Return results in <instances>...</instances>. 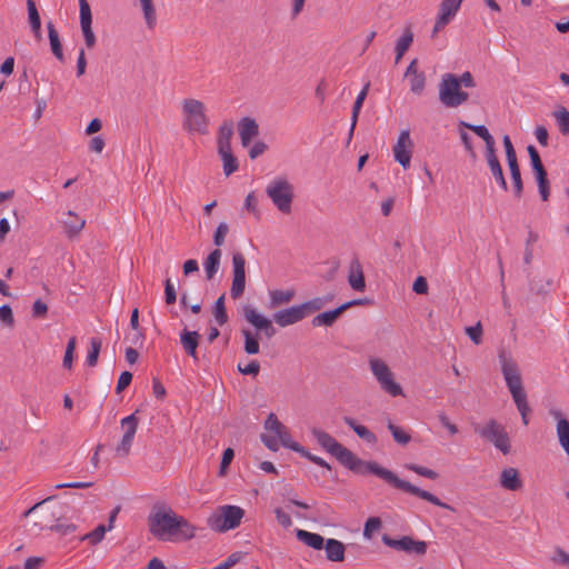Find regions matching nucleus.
<instances>
[{
  "instance_id": "f257e3e1",
  "label": "nucleus",
  "mask_w": 569,
  "mask_h": 569,
  "mask_svg": "<svg viewBox=\"0 0 569 569\" xmlns=\"http://www.w3.org/2000/svg\"><path fill=\"white\" fill-rule=\"evenodd\" d=\"M313 438L331 456L336 457V459L346 468L351 470L352 472L367 476L375 475L378 478L385 480L387 483L392 486L396 489L402 490L407 493L416 496L422 500H426L437 507L455 511V508L450 505L442 502L437 496L433 493L423 490L407 480L400 479L396 473L380 466L376 461H365L357 457L351 450L343 447L339 441H337L328 432L313 428L311 430Z\"/></svg>"
},
{
  "instance_id": "f03ea898",
  "label": "nucleus",
  "mask_w": 569,
  "mask_h": 569,
  "mask_svg": "<svg viewBox=\"0 0 569 569\" xmlns=\"http://www.w3.org/2000/svg\"><path fill=\"white\" fill-rule=\"evenodd\" d=\"M149 532L159 541H188L197 527L166 503L153 505L148 518Z\"/></svg>"
},
{
  "instance_id": "7ed1b4c3",
  "label": "nucleus",
  "mask_w": 569,
  "mask_h": 569,
  "mask_svg": "<svg viewBox=\"0 0 569 569\" xmlns=\"http://www.w3.org/2000/svg\"><path fill=\"white\" fill-rule=\"evenodd\" d=\"M498 358L506 385L512 396L518 411L521 415L523 425L527 426L529 423L528 415L531 412V409L527 401V395L522 386V378L519 367L513 358L505 350L499 352Z\"/></svg>"
},
{
  "instance_id": "20e7f679",
  "label": "nucleus",
  "mask_w": 569,
  "mask_h": 569,
  "mask_svg": "<svg viewBox=\"0 0 569 569\" xmlns=\"http://www.w3.org/2000/svg\"><path fill=\"white\" fill-rule=\"evenodd\" d=\"M206 108L202 101L198 99H184L182 101V112L184 116L183 129L189 133L207 134L209 128V118L204 112Z\"/></svg>"
},
{
  "instance_id": "39448f33",
  "label": "nucleus",
  "mask_w": 569,
  "mask_h": 569,
  "mask_svg": "<svg viewBox=\"0 0 569 569\" xmlns=\"http://www.w3.org/2000/svg\"><path fill=\"white\" fill-rule=\"evenodd\" d=\"M469 99V93L461 90L458 76L445 73L439 83V100L447 108H457Z\"/></svg>"
},
{
  "instance_id": "423d86ee",
  "label": "nucleus",
  "mask_w": 569,
  "mask_h": 569,
  "mask_svg": "<svg viewBox=\"0 0 569 569\" xmlns=\"http://www.w3.org/2000/svg\"><path fill=\"white\" fill-rule=\"evenodd\" d=\"M244 510L238 506L226 505L219 507L217 512L211 515L207 523L210 529L217 532H226L240 526Z\"/></svg>"
},
{
  "instance_id": "0eeeda50",
  "label": "nucleus",
  "mask_w": 569,
  "mask_h": 569,
  "mask_svg": "<svg viewBox=\"0 0 569 569\" xmlns=\"http://www.w3.org/2000/svg\"><path fill=\"white\" fill-rule=\"evenodd\" d=\"M475 432L482 439L492 443L503 455H508L511 449L510 438L503 425L496 419L488 420L483 426L476 425Z\"/></svg>"
},
{
  "instance_id": "6e6552de",
  "label": "nucleus",
  "mask_w": 569,
  "mask_h": 569,
  "mask_svg": "<svg viewBox=\"0 0 569 569\" xmlns=\"http://www.w3.org/2000/svg\"><path fill=\"white\" fill-rule=\"evenodd\" d=\"M267 196L282 213L291 211L293 200V187L286 178H277L266 188Z\"/></svg>"
},
{
  "instance_id": "1a4fd4ad",
  "label": "nucleus",
  "mask_w": 569,
  "mask_h": 569,
  "mask_svg": "<svg viewBox=\"0 0 569 569\" xmlns=\"http://www.w3.org/2000/svg\"><path fill=\"white\" fill-rule=\"evenodd\" d=\"M369 365L375 378L385 392L392 397L403 395L401 386L393 380V373L383 360L373 358L370 359Z\"/></svg>"
},
{
  "instance_id": "9d476101",
  "label": "nucleus",
  "mask_w": 569,
  "mask_h": 569,
  "mask_svg": "<svg viewBox=\"0 0 569 569\" xmlns=\"http://www.w3.org/2000/svg\"><path fill=\"white\" fill-rule=\"evenodd\" d=\"M139 412L140 410L137 409L132 415L121 419L120 421V426L123 430V436L114 449L116 456L120 458H124L130 453L131 446L139 425V419L137 418V413Z\"/></svg>"
},
{
  "instance_id": "9b49d317",
  "label": "nucleus",
  "mask_w": 569,
  "mask_h": 569,
  "mask_svg": "<svg viewBox=\"0 0 569 569\" xmlns=\"http://www.w3.org/2000/svg\"><path fill=\"white\" fill-rule=\"evenodd\" d=\"M246 289V258L238 251L232 254V283L230 296L232 299H239Z\"/></svg>"
},
{
  "instance_id": "f8f14e48",
  "label": "nucleus",
  "mask_w": 569,
  "mask_h": 569,
  "mask_svg": "<svg viewBox=\"0 0 569 569\" xmlns=\"http://www.w3.org/2000/svg\"><path fill=\"white\" fill-rule=\"evenodd\" d=\"M381 540L386 546L399 551H405L407 553H416L423 556L427 552L428 548L426 541L415 540L410 536H402L400 539H395L388 535H383Z\"/></svg>"
},
{
  "instance_id": "ddd939ff",
  "label": "nucleus",
  "mask_w": 569,
  "mask_h": 569,
  "mask_svg": "<svg viewBox=\"0 0 569 569\" xmlns=\"http://www.w3.org/2000/svg\"><path fill=\"white\" fill-rule=\"evenodd\" d=\"M412 141L409 130L400 132L397 143L393 147L395 160L403 168L410 167Z\"/></svg>"
},
{
  "instance_id": "4468645a",
  "label": "nucleus",
  "mask_w": 569,
  "mask_h": 569,
  "mask_svg": "<svg viewBox=\"0 0 569 569\" xmlns=\"http://www.w3.org/2000/svg\"><path fill=\"white\" fill-rule=\"evenodd\" d=\"M80 6V24L83 32L84 41L88 48H92L96 44V36L92 31V14L91 9L87 0H79Z\"/></svg>"
},
{
  "instance_id": "2eb2a0df",
  "label": "nucleus",
  "mask_w": 569,
  "mask_h": 569,
  "mask_svg": "<svg viewBox=\"0 0 569 569\" xmlns=\"http://www.w3.org/2000/svg\"><path fill=\"white\" fill-rule=\"evenodd\" d=\"M272 318L278 326L284 328L303 320L305 313L300 305H298L274 312Z\"/></svg>"
},
{
  "instance_id": "dca6fc26",
  "label": "nucleus",
  "mask_w": 569,
  "mask_h": 569,
  "mask_svg": "<svg viewBox=\"0 0 569 569\" xmlns=\"http://www.w3.org/2000/svg\"><path fill=\"white\" fill-rule=\"evenodd\" d=\"M238 130L242 147L247 148L259 134V126L253 118L243 117L238 122Z\"/></svg>"
},
{
  "instance_id": "f3484780",
  "label": "nucleus",
  "mask_w": 569,
  "mask_h": 569,
  "mask_svg": "<svg viewBox=\"0 0 569 569\" xmlns=\"http://www.w3.org/2000/svg\"><path fill=\"white\" fill-rule=\"evenodd\" d=\"M486 159L492 177L495 178L498 186L503 190H508V184L503 176L502 167L497 157L496 147L486 150Z\"/></svg>"
},
{
  "instance_id": "a211bd4d",
  "label": "nucleus",
  "mask_w": 569,
  "mask_h": 569,
  "mask_svg": "<svg viewBox=\"0 0 569 569\" xmlns=\"http://www.w3.org/2000/svg\"><path fill=\"white\" fill-rule=\"evenodd\" d=\"M550 413L557 420L556 432L559 445L569 457V421L562 417L559 410H552Z\"/></svg>"
},
{
  "instance_id": "6ab92c4d",
  "label": "nucleus",
  "mask_w": 569,
  "mask_h": 569,
  "mask_svg": "<svg viewBox=\"0 0 569 569\" xmlns=\"http://www.w3.org/2000/svg\"><path fill=\"white\" fill-rule=\"evenodd\" d=\"M499 482L503 489L510 491H518L523 486V482L520 478V472L513 467L502 469Z\"/></svg>"
},
{
  "instance_id": "aec40b11",
  "label": "nucleus",
  "mask_w": 569,
  "mask_h": 569,
  "mask_svg": "<svg viewBox=\"0 0 569 569\" xmlns=\"http://www.w3.org/2000/svg\"><path fill=\"white\" fill-rule=\"evenodd\" d=\"M200 335L198 331H189L188 329H183L180 333V342L182 345L183 350L188 356H190L194 361H198V352L197 348L199 346Z\"/></svg>"
},
{
  "instance_id": "412c9836",
  "label": "nucleus",
  "mask_w": 569,
  "mask_h": 569,
  "mask_svg": "<svg viewBox=\"0 0 569 569\" xmlns=\"http://www.w3.org/2000/svg\"><path fill=\"white\" fill-rule=\"evenodd\" d=\"M64 232L68 238L72 239L77 237L86 226V220L79 217L73 211L67 212V218L62 221Z\"/></svg>"
},
{
  "instance_id": "4be33fe9",
  "label": "nucleus",
  "mask_w": 569,
  "mask_h": 569,
  "mask_svg": "<svg viewBox=\"0 0 569 569\" xmlns=\"http://www.w3.org/2000/svg\"><path fill=\"white\" fill-rule=\"evenodd\" d=\"M348 282H349L350 287L356 291H363L366 289V281H365L362 266L359 262V260H357V259L350 263Z\"/></svg>"
},
{
  "instance_id": "5701e85b",
  "label": "nucleus",
  "mask_w": 569,
  "mask_h": 569,
  "mask_svg": "<svg viewBox=\"0 0 569 569\" xmlns=\"http://www.w3.org/2000/svg\"><path fill=\"white\" fill-rule=\"evenodd\" d=\"M323 549L329 561L340 562L345 560L346 546L340 540L330 538L325 541Z\"/></svg>"
},
{
  "instance_id": "b1692460",
  "label": "nucleus",
  "mask_w": 569,
  "mask_h": 569,
  "mask_svg": "<svg viewBox=\"0 0 569 569\" xmlns=\"http://www.w3.org/2000/svg\"><path fill=\"white\" fill-rule=\"evenodd\" d=\"M343 422L352 429L356 435L370 445H376L378 439L377 436L370 431L367 427L359 425L353 418L351 417H343Z\"/></svg>"
},
{
  "instance_id": "393cba45",
  "label": "nucleus",
  "mask_w": 569,
  "mask_h": 569,
  "mask_svg": "<svg viewBox=\"0 0 569 569\" xmlns=\"http://www.w3.org/2000/svg\"><path fill=\"white\" fill-rule=\"evenodd\" d=\"M296 537L299 541L315 550H321L325 546V538L319 533L309 532L303 529L296 530Z\"/></svg>"
},
{
  "instance_id": "a878e982",
  "label": "nucleus",
  "mask_w": 569,
  "mask_h": 569,
  "mask_svg": "<svg viewBox=\"0 0 569 569\" xmlns=\"http://www.w3.org/2000/svg\"><path fill=\"white\" fill-rule=\"evenodd\" d=\"M369 88H370V82H367L363 86L362 90L359 92V94L356 98V101L353 103L352 113H351V127H350V130H349L348 143L352 139L353 131L356 129V124H357V121H358V117H359L360 110L362 108L363 101H365V99H366V97L368 94Z\"/></svg>"
},
{
  "instance_id": "bb28decb",
  "label": "nucleus",
  "mask_w": 569,
  "mask_h": 569,
  "mask_svg": "<svg viewBox=\"0 0 569 569\" xmlns=\"http://www.w3.org/2000/svg\"><path fill=\"white\" fill-rule=\"evenodd\" d=\"M412 42H413V32H412L411 26L408 24L405 28L402 36L398 39V41L396 43V48H395L396 63H398L402 59V57L405 56L407 50L410 48Z\"/></svg>"
},
{
  "instance_id": "cd10ccee",
  "label": "nucleus",
  "mask_w": 569,
  "mask_h": 569,
  "mask_svg": "<svg viewBox=\"0 0 569 569\" xmlns=\"http://www.w3.org/2000/svg\"><path fill=\"white\" fill-rule=\"evenodd\" d=\"M222 252L220 249L212 250L203 262L206 278L212 280L220 268Z\"/></svg>"
},
{
  "instance_id": "c85d7f7f",
  "label": "nucleus",
  "mask_w": 569,
  "mask_h": 569,
  "mask_svg": "<svg viewBox=\"0 0 569 569\" xmlns=\"http://www.w3.org/2000/svg\"><path fill=\"white\" fill-rule=\"evenodd\" d=\"M47 29H48V37H49L50 47H51V51H52L53 56L60 62H64V54H63V51H62V44H61V41H60V38H59V33H58L54 24L51 21H49L47 23Z\"/></svg>"
},
{
  "instance_id": "c756f323",
  "label": "nucleus",
  "mask_w": 569,
  "mask_h": 569,
  "mask_svg": "<svg viewBox=\"0 0 569 569\" xmlns=\"http://www.w3.org/2000/svg\"><path fill=\"white\" fill-rule=\"evenodd\" d=\"M333 298H335V295L329 293L323 297H316L311 300H308V301L301 303L300 307L305 313V318L308 317L309 315L322 309L327 303L331 302L333 300Z\"/></svg>"
},
{
  "instance_id": "7c9ffc66",
  "label": "nucleus",
  "mask_w": 569,
  "mask_h": 569,
  "mask_svg": "<svg viewBox=\"0 0 569 569\" xmlns=\"http://www.w3.org/2000/svg\"><path fill=\"white\" fill-rule=\"evenodd\" d=\"M342 310L339 307H337L336 309L333 310H328V311H325V312H321L319 315H317L311 323L313 327H321V326H325V327H331L333 326V323L337 321V319L342 315Z\"/></svg>"
},
{
  "instance_id": "2f4dec72",
  "label": "nucleus",
  "mask_w": 569,
  "mask_h": 569,
  "mask_svg": "<svg viewBox=\"0 0 569 569\" xmlns=\"http://www.w3.org/2000/svg\"><path fill=\"white\" fill-rule=\"evenodd\" d=\"M222 160L223 173L229 177L239 169L238 159L233 156L231 148L218 149Z\"/></svg>"
},
{
  "instance_id": "473e14b6",
  "label": "nucleus",
  "mask_w": 569,
  "mask_h": 569,
  "mask_svg": "<svg viewBox=\"0 0 569 569\" xmlns=\"http://www.w3.org/2000/svg\"><path fill=\"white\" fill-rule=\"evenodd\" d=\"M246 320L251 323L258 331H262L272 321L262 315H259L253 308L246 306L243 308Z\"/></svg>"
},
{
  "instance_id": "72a5a7b5",
  "label": "nucleus",
  "mask_w": 569,
  "mask_h": 569,
  "mask_svg": "<svg viewBox=\"0 0 569 569\" xmlns=\"http://www.w3.org/2000/svg\"><path fill=\"white\" fill-rule=\"evenodd\" d=\"M233 136V122L224 121L218 131L217 144L218 149L231 148V138Z\"/></svg>"
},
{
  "instance_id": "f704fd0d",
  "label": "nucleus",
  "mask_w": 569,
  "mask_h": 569,
  "mask_svg": "<svg viewBox=\"0 0 569 569\" xmlns=\"http://www.w3.org/2000/svg\"><path fill=\"white\" fill-rule=\"evenodd\" d=\"M462 1L463 0H442L439 6L438 17L450 22L458 12Z\"/></svg>"
},
{
  "instance_id": "c9c22d12",
  "label": "nucleus",
  "mask_w": 569,
  "mask_h": 569,
  "mask_svg": "<svg viewBox=\"0 0 569 569\" xmlns=\"http://www.w3.org/2000/svg\"><path fill=\"white\" fill-rule=\"evenodd\" d=\"M461 126L468 128L473 131L478 137H480L486 142V150L495 148L496 142L493 137L490 134L489 130L483 124H470L461 121Z\"/></svg>"
},
{
  "instance_id": "e433bc0d",
  "label": "nucleus",
  "mask_w": 569,
  "mask_h": 569,
  "mask_svg": "<svg viewBox=\"0 0 569 569\" xmlns=\"http://www.w3.org/2000/svg\"><path fill=\"white\" fill-rule=\"evenodd\" d=\"M296 292L295 290H272L270 291V308H276L286 303H289Z\"/></svg>"
},
{
  "instance_id": "4c0bfd02",
  "label": "nucleus",
  "mask_w": 569,
  "mask_h": 569,
  "mask_svg": "<svg viewBox=\"0 0 569 569\" xmlns=\"http://www.w3.org/2000/svg\"><path fill=\"white\" fill-rule=\"evenodd\" d=\"M241 333L244 338V352L248 355H257L260 351V346L258 341V333H252L248 329H242Z\"/></svg>"
},
{
  "instance_id": "58836bf2",
  "label": "nucleus",
  "mask_w": 569,
  "mask_h": 569,
  "mask_svg": "<svg viewBox=\"0 0 569 569\" xmlns=\"http://www.w3.org/2000/svg\"><path fill=\"white\" fill-rule=\"evenodd\" d=\"M552 116L558 123L559 131L563 136H567L569 133V111L560 106L552 112Z\"/></svg>"
},
{
  "instance_id": "ea45409f",
  "label": "nucleus",
  "mask_w": 569,
  "mask_h": 569,
  "mask_svg": "<svg viewBox=\"0 0 569 569\" xmlns=\"http://www.w3.org/2000/svg\"><path fill=\"white\" fill-rule=\"evenodd\" d=\"M527 151L530 158V163L533 170L535 176L546 173L547 170L541 161L540 154L535 146L529 144L527 147Z\"/></svg>"
},
{
  "instance_id": "a19ab883",
  "label": "nucleus",
  "mask_w": 569,
  "mask_h": 569,
  "mask_svg": "<svg viewBox=\"0 0 569 569\" xmlns=\"http://www.w3.org/2000/svg\"><path fill=\"white\" fill-rule=\"evenodd\" d=\"M277 438H278V442L280 441V443L284 447V448H288V449H291L292 451L295 452H300V451H303V447L298 443L297 441H293L292 438H291V435L289 432V430L286 428H283L280 433L277 435Z\"/></svg>"
},
{
  "instance_id": "79ce46f5",
  "label": "nucleus",
  "mask_w": 569,
  "mask_h": 569,
  "mask_svg": "<svg viewBox=\"0 0 569 569\" xmlns=\"http://www.w3.org/2000/svg\"><path fill=\"white\" fill-rule=\"evenodd\" d=\"M213 316L219 326H223L228 322V313L224 306V295H221L214 302Z\"/></svg>"
},
{
  "instance_id": "37998d69",
  "label": "nucleus",
  "mask_w": 569,
  "mask_h": 569,
  "mask_svg": "<svg viewBox=\"0 0 569 569\" xmlns=\"http://www.w3.org/2000/svg\"><path fill=\"white\" fill-rule=\"evenodd\" d=\"M387 427H388L389 431L391 432L392 438L396 442H398L399 445H402V446H406L410 442L411 436L407 431H405L402 428H400L399 426H396L395 423H392L391 420L388 421Z\"/></svg>"
},
{
  "instance_id": "c03bdc74",
  "label": "nucleus",
  "mask_w": 569,
  "mask_h": 569,
  "mask_svg": "<svg viewBox=\"0 0 569 569\" xmlns=\"http://www.w3.org/2000/svg\"><path fill=\"white\" fill-rule=\"evenodd\" d=\"M101 346H102V342L100 339L98 338H91V341H90V350L88 351V355H87V365L89 367H94L98 362V358H99V353H100V350H101Z\"/></svg>"
},
{
  "instance_id": "a18cd8bd",
  "label": "nucleus",
  "mask_w": 569,
  "mask_h": 569,
  "mask_svg": "<svg viewBox=\"0 0 569 569\" xmlns=\"http://www.w3.org/2000/svg\"><path fill=\"white\" fill-rule=\"evenodd\" d=\"M109 531L106 525H99L94 530L81 537V540H88L90 545L96 546L104 538L106 532Z\"/></svg>"
},
{
  "instance_id": "49530a36",
  "label": "nucleus",
  "mask_w": 569,
  "mask_h": 569,
  "mask_svg": "<svg viewBox=\"0 0 569 569\" xmlns=\"http://www.w3.org/2000/svg\"><path fill=\"white\" fill-rule=\"evenodd\" d=\"M536 181L538 184L539 194L542 201H548L550 197V181L548 179V173L537 174Z\"/></svg>"
},
{
  "instance_id": "de8ad7c7",
  "label": "nucleus",
  "mask_w": 569,
  "mask_h": 569,
  "mask_svg": "<svg viewBox=\"0 0 569 569\" xmlns=\"http://www.w3.org/2000/svg\"><path fill=\"white\" fill-rule=\"evenodd\" d=\"M27 9L31 29L32 31H37L41 28V19L36 7V2L33 0H27Z\"/></svg>"
},
{
  "instance_id": "09e8293b",
  "label": "nucleus",
  "mask_w": 569,
  "mask_h": 569,
  "mask_svg": "<svg viewBox=\"0 0 569 569\" xmlns=\"http://www.w3.org/2000/svg\"><path fill=\"white\" fill-rule=\"evenodd\" d=\"M147 26L152 28L156 23V10L152 0H140Z\"/></svg>"
},
{
  "instance_id": "8fccbe9b",
  "label": "nucleus",
  "mask_w": 569,
  "mask_h": 569,
  "mask_svg": "<svg viewBox=\"0 0 569 569\" xmlns=\"http://www.w3.org/2000/svg\"><path fill=\"white\" fill-rule=\"evenodd\" d=\"M406 469L431 480H436L439 477L437 471L416 463H407Z\"/></svg>"
},
{
  "instance_id": "3c124183",
  "label": "nucleus",
  "mask_w": 569,
  "mask_h": 569,
  "mask_svg": "<svg viewBox=\"0 0 569 569\" xmlns=\"http://www.w3.org/2000/svg\"><path fill=\"white\" fill-rule=\"evenodd\" d=\"M426 87V76L423 72L410 77V90L412 93L420 96Z\"/></svg>"
},
{
  "instance_id": "603ef678",
  "label": "nucleus",
  "mask_w": 569,
  "mask_h": 569,
  "mask_svg": "<svg viewBox=\"0 0 569 569\" xmlns=\"http://www.w3.org/2000/svg\"><path fill=\"white\" fill-rule=\"evenodd\" d=\"M229 232V226L227 222H220L213 233V243L217 247L216 249H220L221 246L224 244V238Z\"/></svg>"
},
{
  "instance_id": "864d4df0",
  "label": "nucleus",
  "mask_w": 569,
  "mask_h": 569,
  "mask_svg": "<svg viewBox=\"0 0 569 569\" xmlns=\"http://www.w3.org/2000/svg\"><path fill=\"white\" fill-rule=\"evenodd\" d=\"M382 526V521L378 517H370L363 527V536L368 539L372 537L375 531H378Z\"/></svg>"
},
{
  "instance_id": "5fc2aeb1",
  "label": "nucleus",
  "mask_w": 569,
  "mask_h": 569,
  "mask_svg": "<svg viewBox=\"0 0 569 569\" xmlns=\"http://www.w3.org/2000/svg\"><path fill=\"white\" fill-rule=\"evenodd\" d=\"M482 332L483 331H482V326H481L480 321H478L472 327L466 328V333L468 335V337L475 345H480L482 342Z\"/></svg>"
},
{
  "instance_id": "6e6d98bb",
  "label": "nucleus",
  "mask_w": 569,
  "mask_h": 569,
  "mask_svg": "<svg viewBox=\"0 0 569 569\" xmlns=\"http://www.w3.org/2000/svg\"><path fill=\"white\" fill-rule=\"evenodd\" d=\"M264 428L277 436L286 427L274 413H270L264 422Z\"/></svg>"
},
{
  "instance_id": "4d7b16f0",
  "label": "nucleus",
  "mask_w": 569,
  "mask_h": 569,
  "mask_svg": "<svg viewBox=\"0 0 569 569\" xmlns=\"http://www.w3.org/2000/svg\"><path fill=\"white\" fill-rule=\"evenodd\" d=\"M237 369L242 375L247 376H258L260 371V363L257 360H251L246 366H242L241 363H238Z\"/></svg>"
},
{
  "instance_id": "13d9d810",
  "label": "nucleus",
  "mask_w": 569,
  "mask_h": 569,
  "mask_svg": "<svg viewBox=\"0 0 569 569\" xmlns=\"http://www.w3.org/2000/svg\"><path fill=\"white\" fill-rule=\"evenodd\" d=\"M67 509H68V505L67 503H57V505H53L52 507H50L49 509V512H50V517L52 518V520L54 521H60L61 519H64L66 516H67Z\"/></svg>"
},
{
  "instance_id": "bf43d9fd",
  "label": "nucleus",
  "mask_w": 569,
  "mask_h": 569,
  "mask_svg": "<svg viewBox=\"0 0 569 569\" xmlns=\"http://www.w3.org/2000/svg\"><path fill=\"white\" fill-rule=\"evenodd\" d=\"M512 180V189L516 199H520L523 193V181L521 178V171L510 173Z\"/></svg>"
},
{
  "instance_id": "052dcab7",
  "label": "nucleus",
  "mask_w": 569,
  "mask_h": 569,
  "mask_svg": "<svg viewBox=\"0 0 569 569\" xmlns=\"http://www.w3.org/2000/svg\"><path fill=\"white\" fill-rule=\"evenodd\" d=\"M244 208L251 212L257 219L260 218V211L257 206V199L254 197V192L251 191L248 193L244 200Z\"/></svg>"
},
{
  "instance_id": "680f3d73",
  "label": "nucleus",
  "mask_w": 569,
  "mask_h": 569,
  "mask_svg": "<svg viewBox=\"0 0 569 569\" xmlns=\"http://www.w3.org/2000/svg\"><path fill=\"white\" fill-rule=\"evenodd\" d=\"M0 320L8 327H13L14 318L12 309L9 305H3L0 307Z\"/></svg>"
},
{
  "instance_id": "e2e57ef3",
  "label": "nucleus",
  "mask_w": 569,
  "mask_h": 569,
  "mask_svg": "<svg viewBox=\"0 0 569 569\" xmlns=\"http://www.w3.org/2000/svg\"><path fill=\"white\" fill-rule=\"evenodd\" d=\"M48 306L41 299H37L32 306V317L36 319H42L47 316Z\"/></svg>"
},
{
  "instance_id": "0e129e2a",
  "label": "nucleus",
  "mask_w": 569,
  "mask_h": 569,
  "mask_svg": "<svg viewBox=\"0 0 569 569\" xmlns=\"http://www.w3.org/2000/svg\"><path fill=\"white\" fill-rule=\"evenodd\" d=\"M274 516L281 527L287 529L292 526L291 517L282 508H276Z\"/></svg>"
},
{
  "instance_id": "69168bd1",
  "label": "nucleus",
  "mask_w": 569,
  "mask_h": 569,
  "mask_svg": "<svg viewBox=\"0 0 569 569\" xmlns=\"http://www.w3.org/2000/svg\"><path fill=\"white\" fill-rule=\"evenodd\" d=\"M164 300L167 305H173L177 301V292L170 279L164 281Z\"/></svg>"
},
{
  "instance_id": "338daca9",
  "label": "nucleus",
  "mask_w": 569,
  "mask_h": 569,
  "mask_svg": "<svg viewBox=\"0 0 569 569\" xmlns=\"http://www.w3.org/2000/svg\"><path fill=\"white\" fill-rule=\"evenodd\" d=\"M132 381V373L129 371H123L119 379L116 387V392L121 393Z\"/></svg>"
},
{
  "instance_id": "774afa93",
  "label": "nucleus",
  "mask_w": 569,
  "mask_h": 569,
  "mask_svg": "<svg viewBox=\"0 0 569 569\" xmlns=\"http://www.w3.org/2000/svg\"><path fill=\"white\" fill-rule=\"evenodd\" d=\"M552 561L569 567V553L565 551L562 548L557 547L555 549Z\"/></svg>"
}]
</instances>
